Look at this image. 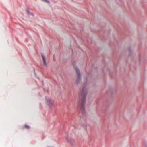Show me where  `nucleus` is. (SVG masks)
Returning <instances> with one entry per match:
<instances>
[{
	"label": "nucleus",
	"instance_id": "3",
	"mask_svg": "<svg viewBox=\"0 0 147 147\" xmlns=\"http://www.w3.org/2000/svg\"><path fill=\"white\" fill-rule=\"evenodd\" d=\"M47 103L51 108H53L55 106L54 104V102L53 100H47Z\"/></svg>",
	"mask_w": 147,
	"mask_h": 147
},
{
	"label": "nucleus",
	"instance_id": "7",
	"mask_svg": "<svg viewBox=\"0 0 147 147\" xmlns=\"http://www.w3.org/2000/svg\"><path fill=\"white\" fill-rule=\"evenodd\" d=\"M45 1L46 2H47L48 3H49V1L47 0H45Z\"/></svg>",
	"mask_w": 147,
	"mask_h": 147
},
{
	"label": "nucleus",
	"instance_id": "2",
	"mask_svg": "<svg viewBox=\"0 0 147 147\" xmlns=\"http://www.w3.org/2000/svg\"><path fill=\"white\" fill-rule=\"evenodd\" d=\"M66 141L71 146H73L74 144V142L73 140L71 138L67 137L66 138Z\"/></svg>",
	"mask_w": 147,
	"mask_h": 147
},
{
	"label": "nucleus",
	"instance_id": "6",
	"mask_svg": "<svg viewBox=\"0 0 147 147\" xmlns=\"http://www.w3.org/2000/svg\"><path fill=\"white\" fill-rule=\"evenodd\" d=\"M24 127L27 129H29L30 128V127L28 125H25L24 126Z\"/></svg>",
	"mask_w": 147,
	"mask_h": 147
},
{
	"label": "nucleus",
	"instance_id": "4",
	"mask_svg": "<svg viewBox=\"0 0 147 147\" xmlns=\"http://www.w3.org/2000/svg\"><path fill=\"white\" fill-rule=\"evenodd\" d=\"M74 69L76 72L77 75V77H78V80H79L80 78V71L78 69V68L77 67H74Z\"/></svg>",
	"mask_w": 147,
	"mask_h": 147
},
{
	"label": "nucleus",
	"instance_id": "5",
	"mask_svg": "<svg viewBox=\"0 0 147 147\" xmlns=\"http://www.w3.org/2000/svg\"><path fill=\"white\" fill-rule=\"evenodd\" d=\"M42 59H43V65L44 66H46L47 65V63H46V59H45V58L43 55H42Z\"/></svg>",
	"mask_w": 147,
	"mask_h": 147
},
{
	"label": "nucleus",
	"instance_id": "1",
	"mask_svg": "<svg viewBox=\"0 0 147 147\" xmlns=\"http://www.w3.org/2000/svg\"><path fill=\"white\" fill-rule=\"evenodd\" d=\"M86 90L83 88L81 92L79 94L80 102V103L81 107L83 109L84 105L85 103V96L87 94Z\"/></svg>",
	"mask_w": 147,
	"mask_h": 147
}]
</instances>
